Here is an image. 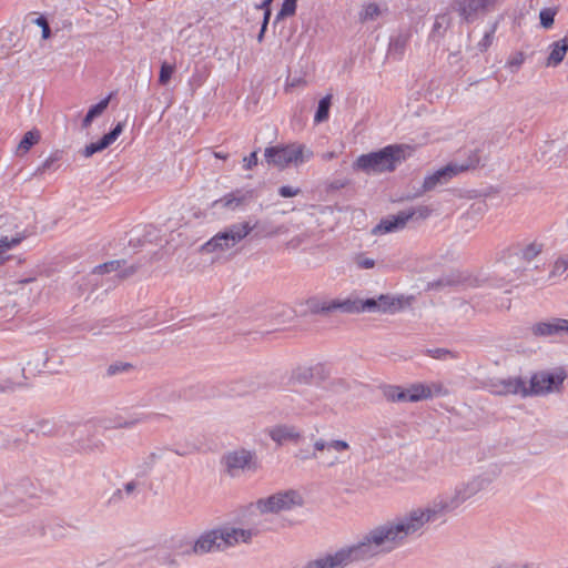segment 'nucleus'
Returning a JSON list of instances; mask_svg holds the SVG:
<instances>
[{
  "label": "nucleus",
  "instance_id": "f257e3e1",
  "mask_svg": "<svg viewBox=\"0 0 568 568\" xmlns=\"http://www.w3.org/2000/svg\"><path fill=\"white\" fill-rule=\"evenodd\" d=\"M419 535L413 517L406 511L372 529L357 544L342 547L334 552L341 567L345 568L351 564L368 560L381 552L392 551L407 538Z\"/></svg>",
  "mask_w": 568,
  "mask_h": 568
},
{
  "label": "nucleus",
  "instance_id": "f03ea898",
  "mask_svg": "<svg viewBox=\"0 0 568 568\" xmlns=\"http://www.w3.org/2000/svg\"><path fill=\"white\" fill-rule=\"evenodd\" d=\"M489 484L490 479L485 476L473 477L457 484L452 491L438 495L426 507L413 508L408 511L422 534L426 524L456 510L465 501L487 488Z\"/></svg>",
  "mask_w": 568,
  "mask_h": 568
},
{
  "label": "nucleus",
  "instance_id": "7ed1b4c3",
  "mask_svg": "<svg viewBox=\"0 0 568 568\" xmlns=\"http://www.w3.org/2000/svg\"><path fill=\"white\" fill-rule=\"evenodd\" d=\"M405 158L402 145H387L377 152L362 154L355 161L354 168L366 173L392 172Z\"/></svg>",
  "mask_w": 568,
  "mask_h": 568
},
{
  "label": "nucleus",
  "instance_id": "20e7f679",
  "mask_svg": "<svg viewBox=\"0 0 568 568\" xmlns=\"http://www.w3.org/2000/svg\"><path fill=\"white\" fill-rule=\"evenodd\" d=\"M256 226L257 223L251 224L250 222L231 224L205 242L201 246V251L204 253L227 251L244 240Z\"/></svg>",
  "mask_w": 568,
  "mask_h": 568
},
{
  "label": "nucleus",
  "instance_id": "39448f33",
  "mask_svg": "<svg viewBox=\"0 0 568 568\" xmlns=\"http://www.w3.org/2000/svg\"><path fill=\"white\" fill-rule=\"evenodd\" d=\"M264 156L267 164L284 169L291 164L297 166L308 161L313 156V152L304 144L291 143L266 148Z\"/></svg>",
  "mask_w": 568,
  "mask_h": 568
},
{
  "label": "nucleus",
  "instance_id": "423d86ee",
  "mask_svg": "<svg viewBox=\"0 0 568 568\" xmlns=\"http://www.w3.org/2000/svg\"><path fill=\"white\" fill-rule=\"evenodd\" d=\"M304 500L302 495L293 489L278 491L266 498H261L256 501V508L262 514H276L280 511H287L295 507H301Z\"/></svg>",
  "mask_w": 568,
  "mask_h": 568
},
{
  "label": "nucleus",
  "instance_id": "0eeeda50",
  "mask_svg": "<svg viewBox=\"0 0 568 568\" xmlns=\"http://www.w3.org/2000/svg\"><path fill=\"white\" fill-rule=\"evenodd\" d=\"M315 449L318 460H322L327 467H333L343 463L344 455L351 449V445L343 439H315Z\"/></svg>",
  "mask_w": 568,
  "mask_h": 568
},
{
  "label": "nucleus",
  "instance_id": "6e6552de",
  "mask_svg": "<svg viewBox=\"0 0 568 568\" xmlns=\"http://www.w3.org/2000/svg\"><path fill=\"white\" fill-rule=\"evenodd\" d=\"M432 210L428 206L422 205L416 209L400 211L396 215L383 219L374 229L375 234H386L399 231L405 227L407 222L417 215L419 219H426L430 215Z\"/></svg>",
  "mask_w": 568,
  "mask_h": 568
},
{
  "label": "nucleus",
  "instance_id": "1a4fd4ad",
  "mask_svg": "<svg viewBox=\"0 0 568 568\" xmlns=\"http://www.w3.org/2000/svg\"><path fill=\"white\" fill-rule=\"evenodd\" d=\"M470 165H459L456 163H449L432 174H428L425 176L424 182L422 184L420 190L417 191L416 195L420 196L426 192L434 191L438 186H443L447 184L454 176H456L458 173L464 172L468 170Z\"/></svg>",
  "mask_w": 568,
  "mask_h": 568
},
{
  "label": "nucleus",
  "instance_id": "9d476101",
  "mask_svg": "<svg viewBox=\"0 0 568 568\" xmlns=\"http://www.w3.org/2000/svg\"><path fill=\"white\" fill-rule=\"evenodd\" d=\"M227 474L232 477L240 476L245 470H255L256 463L254 453L241 448L229 452L223 457Z\"/></svg>",
  "mask_w": 568,
  "mask_h": 568
},
{
  "label": "nucleus",
  "instance_id": "9b49d317",
  "mask_svg": "<svg viewBox=\"0 0 568 568\" xmlns=\"http://www.w3.org/2000/svg\"><path fill=\"white\" fill-rule=\"evenodd\" d=\"M566 378L564 371L557 373L539 372L531 376L528 394L544 395L558 390Z\"/></svg>",
  "mask_w": 568,
  "mask_h": 568
},
{
  "label": "nucleus",
  "instance_id": "f8f14e48",
  "mask_svg": "<svg viewBox=\"0 0 568 568\" xmlns=\"http://www.w3.org/2000/svg\"><path fill=\"white\" fill-rule=\"evenodd\" d=\"M498 0H457L456 10L468 23L495 9Z\"/></svg>",
  "mask_w": 568,
  "mask_h": 568
},
{
  "label": "nucleus",
  "instance_id": "ddd939ff",
  "mask_svg": "<svg viewBox=\"0 0 568 568\" xmlns=\"http://www.w3.org/2000/svg\"><path fill=\"white\" fill-rule=\"evenodd\" d=\"M530 331L537 337H554L568 335V320L551 318L545 322L535 323Z\"/></svg>",
  "mask_w": 568,
  "mask_h": 568
},
{
  "label": "nucleus",
  "instance_id": "4468645a",
  "mask_svg": "<svg viewBox=\"0 0 568 568\" xmlns=\"http://www.w3.org/2000/svg\"><path fill=\"white\" fill-rule=\"evenodd\" d=\"M221 537L223 549L233 547L240 542H250L252 537L256 535L253 529H243L235 527H222L217 529Z\"/></svg>",
  "mask_w": 568,
  "mask_h": 568
},
{
  "label": "nucleus",
  "instance_id": "2eb2a0df",
  "mask_svg": "<svg viewBox=\"0 0 568 568\" xmlns=\"http://www.w3.org/2000/svg\"><path fill=\"white\" fill-rule=\"evenodd\" d=\"M291 400L296 403L293 410L298 415H318L324 409L320 397L312 392H307L304 396H297L296 398L291 397Z\"/></svg>",
  "mask_w": 568,
  "mask_h": 568
},
{
  "label": "nucleus",
  "instance_id": "dca6fc26",
  "mask_svg": "<svg viewBox=\"0 0 568 568\" xmlns=\"http://www.w3.org/2000/svg\"><path fill=\"white\" fill-rule=\"evenodd\" d=\"M368 313H395L402 308V302L390 295H379L377 298L365 300Z\"/></svg>",
  "mask_w": 568,
  "mask_h": 568
},
{
  "label": "nucleus",
  "instance_id": "f3484780",
  "mask_svg": "<svg viewBox=\"0 0 568 568\" xmlns=\"http://www.w3.org/2000/svg\"><path fill=\"white\" fill-rule=\"evenodd\" d=\"M194 554H207L216 550H223L221 542L220 532L217 529H213L202 534L193 545Z\"/></svg>",
  "mask_w": 568,
  "mask_h": 568
},
{
  "label": "nucleus",
  "instance_id": "a211bd4d",
  "mask_svg": "<svg viewBox=\"0 0 568 568\" xmlns=\"http://www.w3.org/2000/svg\"><path fill=\"white\" fill-rule=\"evenodd\" d=\"M267 434L277 445H283L286 442L296 443L302 437L301 430L296 426L290 424L275 425L267 430Z\"/></svg>",
  "mask_w": 568,
  "mask_h": 568
},
{
  "label": "nucleus",
  "instance_id": "6ab92c4d",
  "mask_svg": "<svg viewBox=\"0 0 568 568\" xmlns=\"http://www.w3.org/2000/svg\"><path fill=\"white\" fill-rule=\"evenodd\" d=\"M124 124L119 122L109 133L104 134L98 142L90 143L81 151L84 158H90L93 154L103 151L111 145L123 132Z\"/></svg>",
  "mask_w": 568,
  "mask_h": 568
},
{
  "label": "nucleus",
  "instance_id": "aec40b11",
  "mask_svg": "<svg viewBox=\"0 0 568 568\" xmlns=\"http://www.w3.org/2000/svg\"><path fill=\"white\" fill-rule=\"evenodd\" d=\"M412 33L408 29L399 30L390 36L387 53L394 60H400L410 40Z\"/></svg>",
  "mask_w": 568,
  "mask_h": 568
},
{
  "label": "nucleus",
  "instance_id": "412c9836",
  "mask_svg": "<svg viewBox=\"0 0 568 568\" xmlns=\"http://www.w3.org/2000/svg\"><path fill=\"white\" fill-rule=\"evenodd\" d=\"M334 306L335 312L344 314H358L366 312L365 300L353 295L345 298H334Z\"/></svg>",
  "mask_w": 568,
  "mask_h": 568
},
{
  "label": "nucleus",
  "instance_id": "4be33fe9",
  "mask_svg": "<svg viewBox=\"0 0 568 568\" xmlns=\"http://www.w3.org/2000/svg\"><path fill=\"white\" fill-rule=\"evenodd\" d=\"M549 49L550 52L546 63L547 67L559 65L568 51V34H566L560 40L552 42Z\"/></svg>",
  "mask_w": 568,
  "mask_h": 568
},
{
  "label": "nucleus",
  "instance_id": "5701e85b",
  "mask_svg": "<svg viewBox=\"0 0 568 568\" xmlns=\"http://www.w3.org/2000/svg\"><path fill=\"white\" fill-rule=\"evenodd\" d=\"M164 449L158 448L143 456L136 464V477H145L154 468L158 460L163 457Z\"/></svg>",
  "mask_w": 568,
  "mask_h": 568
},
{
  "label": "nucleus",
  "instance_id": "b1692460",
  "mask_svg": "<svg viewBox=\"0 0 568 568\" xmlns=\"http://www.w3.org/2000/svg\"><path fill=\"white\" fill-rule=\"evenodd\" d=\"M544 248V244L539 243L537 241H532L529 243H524L516 247L515 255L525 261V262H531L535 257H537Z\"/></svg>",
  "mask_w": 568,
  "mask_h": 568
},
{
  "label": "nucleus",
  "instance_id": "393cba45",
  "mask_svg": "<svg viewBox=\"0 0 568 568\" xmlns=\"http://www.w3.org/2000/svg\"><path fill=\"white\" fill-rule=\"evenodd\" d=\"M302 568H342L334 551L325 552L308 560Z\"/></svg>",
  "mask_w": 568,
  "mask_h": 568
},
{
  "label": "nucleus",
  "instance_id": "a878e982",
  "mask_svg": "<svg viewBox=\"0 0 568 568\" xmlns=\"http://www.w3.org/2000/svg\"><path fill=\"white\" fill-rule=\"evenodd\" d=\"M41 139L40 131L37 129H32L24 133L19 144L16 148L17 156H24L33 145L38 144Z\"/></svg>",
  "mask_w": 568,
  "mask_h": 568
},
{
  "label": "nucleus",
  "instance_id": "bb28decb",
  "mask_svg": "<svg viewBox=\"0 0 568 568\" xmlns=\"http://www.w3.org/2000/svg\"><path fill=\"white\" fill-rule=\"evenodd\" d=\"M500 393L529 396L526 383L519 377L504 379Z\"/></svg>",
  "mask_w": 568,
  "mask_h": 568
},
{
  "label": "nucleus",
  "instance_id": "cd10ccee",
  "mask_svg": "<svg viewBox=\"0 0 568 568\" xmlns=\"http://www.w3.org/2000/svg\"><path fill=\"white\" fill-rule=\"evenodd\" d=\"M307 307L313 314H328L335 312L334 298L312 297L307 301Z\"/></svg>",
  "mask_w": 568,
  "mask_h": 568
},
{
  "label": "nucleus",
  "instance_id": "c85d7f7f",
  "mask_svg": "<svg viewBox=\"0 0 568 568\" xmlns=\"http://www.w3.org/2000/svg\"><path fill=\"white\" fill-rule=\"evenodd\" d=\"M407 396L412 403L432 398L428 385L423 383H416L407 387Z\"/></svg>",
  "mask_w": 568,
  "mask_h": 568
},
{
  "label": "nucleus",
  "instance_id": "c756f323",
  "mask_svg": "<svg viewBox=\"0 0 568 568\" xmlns=\"http://www.w3.org/2000/svg\"><path fill=\"white\" fill-rule=\"evenodd\" d=\"M142 486H143V483L141 480H139L136 477L135 479H132V480L125 483L122 488L116 489L113 493L112 498L113 499H123L125 497H131L135 493H138L142 488Z\"/></svg>",
  "mask_w": 568,
  "mask_h": 568
},
{
  "label": "nucleus",
  "instance_id": "7c9ffc66",
  "mask_svg": "<svg viewBox=\"0 0 568 568\" xmlns=\"http://www.w3.org/2000/svg\"><path fill=\"white\" fill-rule=\"evenodd\" d=\"M109 102H110V98L108 97V98L101 100L100 102H98L97 104L92 105L89 109L88 113L85 114V116H84V119L82 121V126L84 129L89 128L91 125L92 121L97 116L101 115L104 112V110L109 105Z\"/></svg>",
  "mask_w": 568,
  "mask_h": 568
},
{
  "label": "nucleus",
  "instance_id": "2f4dec72",
  "mask_svg": "<svg viewBox=\"0 0 568 568\" xmlns=\"http://www.w3.org/2000/svg\"><path fill=\"white\" fill-rule=\"evenodd\" d=\"M384 395L387 400L394 403H406L408 400L407 388H403L400 386H387L384 389Z\"/></svg>",
  "mask_w": 568,
  "mask_h": 568
},
{
  "label": "nucleus",
  "instance_id": "473e14b6",
  "mask_svg": "<svg viewBox=\"0 0 568 568\" xmlns=\"http://www.w3.org/2000/svg\"><path fill=\"white\" fill-rule=\"evenodd\" d=\"M314 377V368L302 366L292 372L291 381L298 384H308Z\"/></svg>",
  "mask_w": 568,
  "mask_h": 568
},
{
  "label": "nucleus",
  "instance_id": "72a5a7b5",
  "mask_svg": "<svg viewBox=\"0 0 568 568\" xmlns=\"http://www.w3.org/2000/svg\"><path fill=\"white\" fill-rule=\"evenodd\" d=\"M498 23H499V20L493 22L488 29L485 31L483 38L479 40V42L477 43V49L480 51V52H485L488 50V48L493 44L494 42V39H495V33L497 31V28H498Z\"/></svg>",
  "mask_w": 568,
  "mask_h": 568
},
{
  "label": "nucleus",
  "instance_id": "f704fd0d",
  "mask_svg": "<svg viewBox=\"0 0 568 568\" xmlns=\"http://www.w3.org/2000/svg\"><path fill=\"white\" fill-rule=\"evenodd\" d=\"M140 422V419H125L122 416H115L114 418L104 419L103 420V427L105 429H112V428H132L134 425H136Z\"/></svg>",
  "mask_w": 568,
  "mask_h": 568
},
{
  "label": "nucleus",
  "instance_id": "c9c22d12",
  "mask_svg": "<svg viewBox=\"0 0 568 568\" xmlns=\"http://www.w3.org/2000/svg\"><path fill=\"white\" fill-rule=\"evenodd\" d=\"M331 106V95L322 98L314 116L315 123H322L328 119Z\"/></svg>",
  "mask_w": 568,
  "mask_h": 568
},
{
  "label": "nucleus",
  "instance_id": "e433bc0d",
  "mask_svg": "<svg viewBox=\"0 0 568 568\" xmlns=\"http://www.w3.org/2000/svg\"><path fill=\"white\" fill-rule=\"evenodd\" d=\"M381 14V9L377 3L371 2L364 4L359 12V20L362 22L373 21Z\"/></svg>",
  "mask_w": 568,
  "mask_h": 568
},
{
  "label": "nucleus",
  "instance_id": "4c0bfd02",
  "mask_svg": "<svg viewBox=\"0 0 568 568\" xmlns=\"http://www.w3.org/2000/svg\"><path fill=\"white\" fill-rule=\"evenodd\" d=\"M297 0H283L282 7L275 17V22L283 20L286 17L295 14Z\"/></svg>",
  "mask_w": 568,
  "mask_h": 568
},
{
  "label": "nucleus",
  "instance_id": "58836bf2",
  "mask_svg": "<svg viewBox=\"0 0 568 568\" xmlns=\"http://www.w3.org/2000/svg\"><path fill=\"white\" fill-rule=\"evenodd\" d=\"M429 357L439 359V361H447V359H455L457 358V355L455 352L448 349V348H428L425 352Z\"/></svg>",
  "mask_w": 568,
  "mask_h": 568
},
{
  "label": "nucleus",
  "instance_id": "ea45409f",
  "mask_svg": "<svg viewBox=\"0 0 568 568\" xmlns=\"http://www.w3.org/2000/svg\"><path fill=\"white\" fill-rule=\"evenodd\" d=\"M11 495H14L19 500H23L27 494L20 488H11L6 491H0V506L11 505Z\"/></svg>",
  "mask_w": 568,
  "mask_h": 568
},
{
  "label": "nucleus",
  "instance_id": "a19ab883",
  "mask_svg": "<svg viewBox=\"0 0 568 568\" xmlns=\"http://www.w3.org/2000/svg\"><path fill=\"white\" fill-rule=\"evenodd\" d=\"M174 71H175L174 64H170L165 61L162 62L161 68H160V73H159V83L161 85H166L170 82Z\"/></svg>",
  "mask_w": 568,
  "mask_h": 568
},
{
  "label": "nucleus",
  "instance_id": "79ce46f5",
  "mask_svg": "<svg viewBox=\"0 0 568 568\" xmlns=\"http://www.w3.org/2000/svg\"><path fill=\"white\" fill-rule=\"evenodd\" d=\"M242 197L236 196L234 193H230L216 200L214 205H221L222 207L234 209L242 203Z\"/></svg>",
  "mask_w": 568,
  "mask_h": 568
},
{
  "label": "nucleus",
  "instance_id": "37998d69",
  "mask_svg": "<svg viewBox=\"0 0 568 568\" xmlns=\"http://www.w3.org/2000/svg\"><path fill=\"white\" fill-rule=\"evenodd\" d=\"M23 240V236H2L0 237V254L6 253L13 247L18 246L21 241Z\"/></svg>",
  "mask_w": 568,
  "mask_h": 568
},
{
  "label": "nucleus",
  "instance_id": "c03bdc74",
  "mask_svg": "<svg viewBox=\"0 0 568 568\" xmlns=\"http://www.w3.org/2000/svg\"><path fill=\"white\" fill-rule=\"evenodd\" d=\"M524 62H525L524 53L515 52L508 58V60L506 62V67L510 70L511 73H515L520 69V67L523 65Z\"/></svg>",
  "mask_w": 568,
  "mask_h": 568
},
{
  "label": "nucleus",
  "instance_id": "a18cd8bd",
  "mask_svg": "<svg viewBox=\"0 0 568 568\" xmlns=\"http://www.w3.org/2000/svg\"><path fill=\"white\" fill-rule=\"evenodd\" d=\"M121 263H122V261H120V260L109 261L106 263L97 265L93 268V273L105 274V273H111V272L118 271L121 266Z\"/></svg>",
  "mask_w": 568,
  "mask_h": 568
},
{
  "label": "nucleus",
  "instance_id": "49530a36",
  "mask_svg": "<svg viewBox=\"0 0 568 568\" xmlns=\"http://www.w3.org/2000/svg\"><path fill=\"white\" fill-rule=\"evenodd\" d=\"M62 159V151H54L52 152L42 163V170H57V163Z\"/></svg>",
  "mask_w": 568,
  "mask_h": 568
},
{
  "label": "nucleus",
  "instance_id": "de8ad7c7",
  "mask_svg": "<svg viewBox=\"0 0 568 568\" xmlns=\"http://www.w3.org/2000/svg\"><path fill=\"white\" fill-rule=\"evenodd\" d=\"M556 11L552 9H542L539 13L540 24L545 29H549L554 24Z\"/></svg>",
  "mask_w": 568,
  "mask_h": 568
},
{
  "label": "nucleus",
  "instance_id": "09e8293b",
  "mask_svg": "<svg viewBox=\"0 0 568 568\" xmlns=\"http://www.w3.org/2000/svg\"><path fill=\"white\" fill-rule=\"evenodd\" d=\"M566 271H568V258L560 257L555 262L550 272V277L560 276Z\"/></svg>",
  "mask_w": 568,
  "mask_h": 568
},
{
  "label": "nucleus",
  "instance_id": "8fccbe9b",
  "mask_svg": "<svg viewBox=\"0 0 568 568\" xmlns=\"http://www.w3.org/2000/svg\"><path fill=\"white\" fill-rule=\"evenodd\" d=\"M354 262L361 270H369L375 266V261L371 257H367L365 254L356 255Z\"/></svg>",
  "mask_w": 568,
  "mask_h": 568
},
{
  "label": "nucleus",
  "instance_id": "3c124183",
  "mask_svg": "<svg viewBox=\"0 0 568 568\" xmlns=\"http://www.w3.org/2000/svg\"><path fill=\"white\" fill-rule=\"evenodd\" d=\"M33 22H34L38 27H40V28H41V30H42V34H41V37H42V39H43V40H47V39H49V38L51 37V29H50V26H49V23H48L47 19H45L43 16L38 17L37 19H34V21H33Z\"/></svg>",
  "mask_w": 568,
  "mask_h": 568
},
{
  "label": "nucleus",
  "instance_id": "603ef678",
  "mask_svg": "<svg viewBox=\"0 0 568 568\" xmlns=\"http://www.w3.org/2000/svg\"><path fill=\"white\" fill-rule=\"evenodd\" d=\"M317 452L315 449V442L313 443V449H300L295 457L305 462V460H308V459H318L317 457Z\"/></svg>",
  "mask_w": 568,
  "mask_h": 568
},
{
  "label": "nucleus",
  "instance_id": "864d4df0",
  "mask_svg": "<svg viewBox=\"0 0 568 568\" xmlns=\"http://www.w3.org/2000/svg\"><path fill=\"white\" fill-rule=\"evenodd\" d=\"M20 382H14L11 378H0V392L14 390L17 387L22 386Z\"/></svg>",
  "mask_w": 568,
  "mask_h": 568
},
{
  "label": "nucleus",
  "instance_id": "5fc2aeb1",
  "mask_svg": "<svg viewBox=\"0 0 568 568\" xmlns=\"http://www.w3.org/2000/svg\"><path fill=\"white\" fill-rule=\"evenodd\" d=\"M287 232H288V227H286L285 225H278V226L265 230L263 233V236L275 237L281 234H286Z\"/></svg>",
  "mask_w": 568,
  "mask_h": 568
},
{
  "label": "nucleus",
  "instance_id": "6e6d98bb",
  "mask_svg": "<svg viewBox=\"0 0 568 568\" xmlns=\"http://www.w3.org/2000/svg\"><path fill=\"white\" fill-rule=\"evenodd\" d=\"M301 190L298 187H292L290 185H283L278 189V194L282 197H293L300 194Z\"/></svg>",
  "mask_w": 568,
  "mask_h": 568
},
{
  "label": "nucleus",
  "instance_id": "4d7b16f0",
  "mask_svg": "<svg viewBox=\"0 0 568 568\" xmlns=\"http://www.w3.org/2000/svg\"><path fill=\"white\" fill-rule=\"evenodd\" d=\"M427 385L428 389L430 390L432 397L447 394V390L442 383H432Z\"/></svg>",
  "mask_w": 568,
  "mask_h": 568
},
{
  "label": "nucleus",
  "instance_id": "13d9d810",
  "mask_svg": "<svg viewBox=\"0 0 568 568\" xmlns=\"http://www.w3.org/2000/svg\"><path fill=\"white\" fill-rule=\"evenodd\" d=\"M244 169L251 170L253 166L257 164V152H252L248 156H245L244 160Z\"/></svg>",
  "mask_w": 568,
  "mask_h": 568
},
{
  "label": "nucleus",
  "instance_id": "bf43d9fd",
  "mask_svg": "<svg viewBox=\"0 0 568 568\" xmlns=\"http://www.w3.org/2000/svg\"><path fill=\"white\" fill-rule=\"evenodd\" d=\"M256 9L264 10L263 22L268 23L270 18H271V8H270V6L268 7H262V2H261L260 4L256 6Z\"/></svg>",
  "mask_w": 568,
  "mask_h": 568
},
{
  "label": "nucleus",
  "instance_id": "052dcab7",
  "mask_svg": "<svg viewBox=\"0 0 568 568\" xmlns=\"http://www.w3.org/2000/svg\"><path fill=\"white\" fill-rule=\"evenodd\" d=\"M128 366H129V365H123L122 367H120V366H116V365H111V366L109 367V373H110V374H115L116 372H120V371H122V369H125Z\"/></svg>",
  "mask_w": 568,
  "mask_h": 568
},
{
  "label": "nucleus",
  "instance_id": "680f3d73",
  "mask_svg": "<svg viewBox=\"0 0 568 568\" xmlns=\"http://www.w3.org/2000/svg\"><path fill=\"white\" fill-rule=\"evenodd\" d=\"M166 393H168V390L165 389V390H162V392L158 395V396L160 397V398H159V402H161V403H162V402H164V396H165V394H166Z\"/></svg>",
  "mask_w": 568,
  "mask_h": 568
},
{
  "label": "nucleus",
  "instance_id": "e2e57ef3",
  "mask_svg": "<svg viewBox=\"0 0 568 568\" xmlns=\"http://www.w3.org/2000/svg\"><path fill=\"white\" fill-rule=\"evenodd\" d=\"M323 158H324L325 160H331V159H333V158H334V153H333V152H331V153H326V154H324V155H323Z\"/></svg>",
  "mask_w": 568,
  "mask_h": 568
},
{
  "label": "nucleus",
  "instance_id": "0e129e2a",
  "mask_svg": "<svg viewBox=\"0 0 568 568\" xmlns=\"http://www.w3.org/2000/svg\"><path fill=\"white\" fill-rule=\"evenodd\" d=\"M267 24L266 22H262V27H261V31H262V34H265V31L267 29Z\"/></svg>",
  "mask_w": 568,
  "mask_h": 568
},
{
  "label": "nucleus",
  "instance_id": "69168bd1",
  "mask_svg": "<svg viewBox=\"0 0 568 568\" xmlns=\"http://www.w3.org/2000/svg\"><path fill=\"white\" fill-rule=\"evenodd\" d=\"M272 2H273V0H263L262 7H268V6H271Z\"/></svg>",
  "mask_w": 568,
  "mask_h": 568
},
{
  "label": "nucleus",
  "instance_id": "338daca9",
  "mask_svg": "<svg viewBox=\"0 0 568 568\" xmlns=\"http://www.w3.org/2000/svg\"><path fill=\"white\" fill-rule=\"evenodd\" d=\"M264 39V34H262V31L260 30V33L257 34V41L262 42Z\"/></svg>",
  "mask_w": 568,
  "mask_h": 568
},
{
  "label": "nucleus",
  "instance_id": "774afa93",
  "mask_svg": "<svg viewBox=\"0 0 568 568\" xmlns=\"http://www.w3.org/2000/svg\"><path fill=\"white\" fill-rule=\"evenodd\" d=\"M215 156L219 159H226V155L222 153H215Z\"/></svg>",
  "mask_w": 568,
  "mask_h": 568
}]
</instances>
